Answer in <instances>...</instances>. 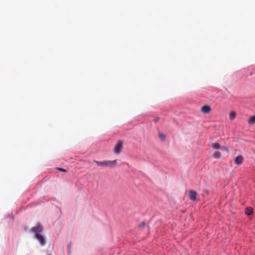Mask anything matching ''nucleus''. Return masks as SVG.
Here are the masks:
<instances>
[{
	"label": "nucleus",
	"mask_w": 255,
	"mask_h": 255,
	"mask_svg": "<svg viewBox=\"0 0 255 255\" xmlns=\"http://www.w3.org/2000/svg\"><path fill=\"white\" fill-rule=\"evenodd\" d=\"M43 227L41 224H38L37 226L33 227L31 229V230L34 234L35 237L39 242L40 244L42 246L44 245L45 243L44 237L41 234V233L43 232Z\"/></svg>",
	"instance_id": "1"
},
{
	"label": "nucleus",
	"mask_w": 255,
	"mask_h": 255,
	"mask_svg": "<svg viewBox=\"0 0 255 255\" xmlns=\"http://www.w3.org/2000/svg\"><path fill=\"white\" fill-rule=\"evenodd\" d=\"M94 162L97 164V165L102 167H112L115 166L117 164V160L113 161L105 160V161H97L94 160Z\"/></svg>",
	"instance_id": "2"
},
{
	"label": "nucleus",
	"mask_w": 255,
	"mask_h": 255,
	"mask_svg": "<svg viewBox=\"0 0 255 255\" xmlns=\"http://www.w3.org/2000/svg\"><path fill=\"white\" fill-rule=\"evenodd\" d=\"M123 141L122 140H119L116 143V145L114 148V152L116 154H120L123 147Z\"/></svg>",
	"instance_id": "3"
},
{
	"label": "nucleus",
	"mask_w": 255,
	"mask_h": 255,
	"mask_svg": "<svg viewBox=\"0 0 255 255\" xmlns=\"http://www.w3.org/2000/svg\"><path fill=\"white\" fill-rule=\"evenodd\" d=\"M197 193L193 190L189 191V198L192 201H195L197 199Z\"/></svg>",
	"instance_id": "4"
},
{
	"label": "nucleus",
	"mask_w": 255,
	"mask_h": 255,
	"mask_svg": "<svg viewBox=\"0 0 255 255\" xmlns=\"http://www.w3.org/2000/svg\"><path fill=\"white\" fill-rule=\"evenodd\" d=\"M201 111L204 114H208L211 111V108L208 105H204L201 108Z\"/></svg>",
	"instance_id": "5"
},
{
	"label": "nucleus",
	"mask_w": 255,
	"mask_h": 255,
	"mask_svg": "<svg viewBox=\"0 0 255 255\" xmlns=\"http://www.w3.org/2000/svg\"><path fill=\"white\" fill-rule=\"evenodd\" d=\"M244 158L242 155L237 156L235 159V162L237 165H240L242 163Z\"/></svg>",
	"instance_id": "6"
},
{
	"label": "nucleus",
	"mask_w": 255,
	"mask_h": 255,
	"mask_svg": "<svg viewBox=\"0 0 255 255\" xmlns=\"http://www.w3.org/2000/svg\"><path fill=\"white\" fill-rule=\"evenodd\" d=\"M248 124L252 126L255 124V115L252 116L249 118L248 120Z\"/></svg>",
	"instance_id": "7"
},
{
	"label": "nucleus",
	"mask_w": 255,
	"mask_h": 255,
	"mask_svg": "<svg viewBox=\"0 0 255 255\" xmlns=\"http://www.w3.org/2000/svg\"><path fill=\"white\" fill-rule=\"evenodd\" d=\"M253 213V209L251 207H247L245 209V214L247 215H250Z\"/></svg>",
	"instance_id": "8"
},
{
	"label": "nucleus",
	"mask_w": 255,
	"mask_h": 255,
	"mask_svg": "<svg viewBox=\"0 0 255 255\" xmlns=\"http://www.w3.org/2000/svg\"><path fill=\"white\" fill-rule=\"evenodd\" d=\"M236 116V113L235 112H231L229 114L230 119L231 120H233L235 119Z\"/></svg>",
	"instance_id": "9"
},
{
	"label": "nucleus",
	"mask_w": 255,
	"mask_h": 255,
	"mask_svg": "<svg viewBox=\"0 0 255 255\" xmlns=\"http://www.w3.org/2000/svg\"><path fill=\"white\" fill-rule=\"evenodd\" d=\"M212 147L216 149H218L221 148V145L218 143H214L212 144Z\"/></svg>",
	"instance_id": "10"
},
{
	"label": "nucleus",
	"mask_w": 255,
	"mask_h": 255,
	"mask_svg": "<svg viewBox=\"0 0 255 255\" xmlns=\"http://www.w3.org/2000/svg\"><path fill=\"white\" fill-rule=\"evenodd\" d=\"M221 154L218 151H216L214 153L213 156L215 158H219L221 157Z\"/></svg>",
	"instance_id": "11"
},
{
	"label": "nucleus",
	"mask_w": 255,
	"mask_h": 255,
	"mask_svg": "<svg viewBox=\"0 0 255 255\" xmlns=\"http://www.w3.org/2000/svg\"><path fill=\"white\" fill-rule=\"evenodd\" d=\"M56 169L58 170L62 171V172H66L67 171V170H66L65 169L62 168L57 167Z\"/></svg>",
	"instance_id": "12"
},
{
	"label": "nucleus",
	"mask_w": 255,
	"mask_h": 255,
	"mask_svg": "<svg viewBox=\"0 0 255 255\" xmlns=\"http://www.w3.org/2000/svg\"><path fill=\"white\" fill-rule=\"evenodd\" d=\"M159 118L158 117L156 116L154 117L153 121L154 122H157L159 120Z\"/></svg>",
	"instance_id": "13"
},
{
	"label": "nucleus",
	"mask_w": 255,
	"mask_h": 255,
	"mask_svg": "<svg viewBox=\"0 0 255 255\" xmlns=\"http://www.w3.org/2000/svg\"><path fill=\"white\" fill-rule=\"evenodd\" d=\"M159 136H160V137L161 138V139H162V140H164V139H165V136H164V134H160L159 135Z\"/></svg>",
	"instance_id": "14"
},
{
	"label": "nucleus",
	"mask_w": 255,
	"mask_h": 255,
	"mask_svg": "<svg viewBox=\"0 0 255 255\" xmlns=\"http://www.w3.org/2000/svg\"><path fill=\"white\" fill-rule=\"evenodd\" d=\"M145 224L144 223H142V226H144Z\"/></svg>",
	"instance_id": "15"
},
{
	"label": "nucleus",
	"mask_w": 255,
	"mask_h": 255,
	"mask_svg": "<svg viewBox=\"0 0 255 255\" xmlns=\"http://www.w3.org/2000/svg\"><path fill=\"white\" fill-rule=\"evenodd\" d=\"M47 255H51V254H48Z\"/></svg>",
	"instance_id": "16"
}]
</instances>
